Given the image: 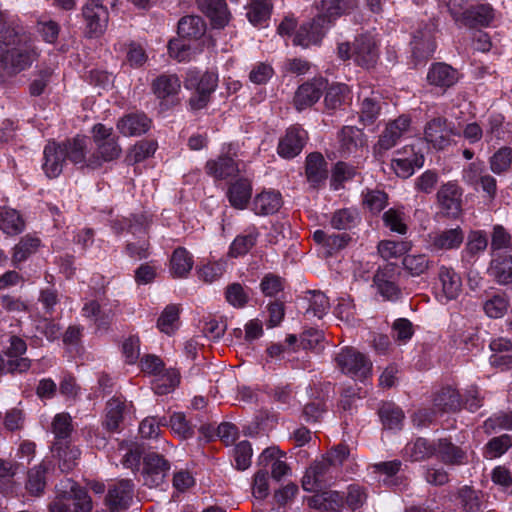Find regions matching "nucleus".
<instances>
[{"instance_id":"1","label":"nucleus","mask_w":512,"mask_h":512,"mask_svg":"<svg viewBox=\"0 0 512 512\" xmlns=\"http://www.w3.org/2000/svg\"><path fill=\"white\" fill-rule=\"evenodd\" d=\"M0 80L5 74H15L31 66L38 54L30 38L17 19H6L0 11Z\"/></svg>"},{"instance_id":"2","label":"nucleus","mask_w":512,"mask_h":512,"mask_svg":"<svg viewBox=\"0 0 512 512\" xmlns=\"http://www.w3.org/2000/svg\"><path fill=\"white\" fill-rule=\"evenodd\" d=\"M357 2H321L318 15L311 22L302 24L293 39L294 45L307 48L322 41L329 25L338 17L350 14Z\"/></svg>"},{"instance_id":"3","label":"nucleus","mask_w":512,"mask_h":512,"mask_svg":"<svg viewBox=\"0 0 512 512\" xmlns=\"http://www.w3.org/2000/svg\"><path fill=\"white\" fill-rule=\"evenodd\" d=\"M49 508L51 512H91L92 500L84 488L65 479L57 486V496Z\"/></svg>"},{"instance_id":"4","label":"nucleus","mask_w":512,"mask_h":512,"mask_svg":"<svg viewBox=\"0 0 512 512\" xmlns=\"http://www.w3.org/2000/svg\"><path fill=\"white\" fill-rule=\"evenodd\" d=\"M335 367L345 376L366 383L372 377L373 363L368 355L358 349L345 346L334 356Z\"/></svg>"},{"instance_id":"5","label":"nucleus","mask_w":512,"mask_h":512,"mask_svg":"<svg viewBox=\"0 0 512 512\" xmlns=\"http://www.w3.org/2000/svg\"><path fill=\"white\" fill-rule=\"evenodd\" d=\"M337 50L342 60L353 59L358 66L366 69L374 67L379 58L377 41L369 33L357 36L352 45L349 42L338 44Z\"/></svg>"},{"instance_id":"6","label":"nucleus","mask_w":512,"mask_h":512,"mask_svg":"<svg viewBox=\"0 0 512 512\" xmlns=\"http://www.w3.org/2000/svg\"><path fill=\"white\" fill-rule=\"evenodd\" d=\"M218 75L214 72L201 73L197 70H189L184 79V87L194 90L189 99V105L193 110H200L210 102L212 93L216 90Z\"/></svg>"},{"instance_id":"7","label":"nucleus","mask_w":512,"mask_h":512,"mask_svg":"<svg viewBox=\"0 0 512 512\" xmlns=\"http://www.w3.org/2000/svg\"><path fill=\"white\" fill-rule=\"evenodd\" d=\"M241 155L238 143L223 145L221 154L216 159H210L206 162V173L217 180L236 176L240 171L241 164L237 158Z\"/></svg>"},{"instance_id":"8","label":"nucleus","mask_w":512,"mask_h":512,"mask_svg":"<svg viewBox=\"0 0 512 512\" xmlns=\"http://www.w3.org/2000/svg\"><path fill=\"white\" fill-rule=\"evenodd\" d=\"M447 7L459 26L470 28L488 26L494 18L493 8L488 3L464 8L461 2H447Z\"/></svg>"},{"instance_id":"9","label":"nucleus","mask_w":512,"mask_h":512,"mask_svg":"<svg viewBox=\"0 0 512 512\" xmlns=\"http://www.w3.org/2000/svg\"><path fill=\"white\" fill-rule=\"evenodd\" d=\"M410 126L411 118L407 115H400L388 122L374 146L375 154L382 155V153L396 146L400 139L408 133Z\"/></svg>"},{"instance_id":"10","label":"nucleus","mask_w":512,"mask_h":512,"mask_svg":"<svg viewBox=\"0 0 512 512\" xmlns=\"http://www.w3.org/2000/svg\"><path fill=\"white\" fill-rule=\"evenodd\" d=\"M170 470V462L162 455L149 452L143 458L142 477L144 485L149 488L160 487Z\"/></svg>"},{"instance_id":"11","label":"nucleus","mask_w":512,"mask_h":512,"mask_svg":"<svg viewBox=\"0 0 512 512\" xmlns=\"http://www.w3.org/2000/svg\"><path fill=\"white\" fill-rule=\"evenodd\" d=\"M436 30L437 23L434 19H429L428 22L424 23L413 32L411 45L415 58L422 60L433 56L436 49L434 40Z\"/></svg>"},{"instance_id":"12","label":"nucleus","mask_w":512,"mask_h":512,"mask_svg":"<svg viewBox=\"0 0 512 512\" xmlns=\"http://www.w3.org/2000/svg\"><path fill=\"white\" fill-rule=\"evenodd\" d=\"M464 241V232L460 226L437 230L427 234L426 247L432 253L457 250Z\"/></svg>"},{"instance_id":"13","label":"nucleus","mask_w":512,"mask_h":512,"mask_svg":"<svg viewBox=\"0 0 512 512\" xmlns=\"http://www.w3.org/2000/svg\"><path fill=\"white\" fill-rule=\"evenodd\" d=\"M336 470L323 457L307 468L302 479V487L309 492H317L331 483Z\"/></svg>"},{"instance_id":"14","label":"nucleus","mask_w":512,"mask_h":512,"mask_svg":"<svg viewBox=\"0 0 512 512\" xmlns=\"http://www.w3.org/2000/svg\"><path fill=\"white\" fill-rule=\"evenodd\" d=\"M307 140V132L301 126L293 125L279 139L277 153L281 158L292 159L301 153Z\"/></svg>"},{"instance_id":"15","label":"nucleus","mask_w":512,"mask_h":512,"mask_svg":"<svg viewBox=\"0 0 512 512\" xmlns=\"http://www.w3.org/2000/svg\"><path fill=\"white\" fill-rule=\"evenodd\" d=\"M452 123L445 117H435L429 120L424 127V139L437 150H443L451 143L453 135Z\"/></svg>"},{"instance_id":"16","label":"nucleus","mask_w":512,"mask_h":512,"mask_svg":"<svg viewBox=\"0 0 512 512\" xmlns=\"http://www.w3.org/2000/svg\"><path fill=\"white\" fill-rule=\"evenodd\" d=\"M82 15L86 23V32L89 37H99L106 30L109 13L107 7L101 2H86L82 8Z\"/></svg>"},{"instance_id":"17","label":"nucleus","mask_w":512,"mask_h":512,"mask_svg":"<svg viewBox=\"0 0 512 512\" xmlns=\"http://www.w3.org/2000/svg\"><path fill=\"white\" fill-rule=\"evenodd\" d=\"M151 89L162 104L175 105L178 103L181 81L176 74L163 73L153 80Z\"/></svg>"},{"instance_id":"18","label":"nucleus","mask_w":512,"mask_h":512,"mask_svg":"<svg viewBox=\"0 0 512 512\" xmlns=\"http://www.w3.org/2000/svg\"><path fill=\"white\" fill-rule=\"evenodd\" d=\"M489 246L488 233L482 229L470 230L460 256L465 265H473Z\"/></svg>"},{"instance_id":"19","label":"nucleus","mask_w":512,"mask_h":512,"mask_svg":"<svg viewBox=\"0 0 512 512\" xmlns=\"http://www.w3.org/2000/svg\"><path fill=\"white\" fill-rule=\"evenodd\" d=\"M134 494V484L131 480H120L108 489L105 503L111 512H119L130 506Z\"/></svg>"},{"instance_id":"20","label":"nucleus","mask_w":512,"mask_h":512,"mask_svg":"<svg viewBox=\"0 0 512 512\" xmlns=\"http://www.w3.org/2000/svg\"><path fill=\"white\" fill-rule=\"evenodd\" d=\"M435 456L447 466H461L468 463L467 451L447 438L436 440Z\"/></svg>"},{"instance_id":"21","label":"nucleus","mask_w":512,"mask_h":512,"mask_svg":"<svg viewBox=\"0 0 512 512\" xmlns=\"http://www.w3.org/2000/svg\"><path fill=\"white\" fill-rule=\"evenodd\" d=\"M459 80V73L452 66L438 62L431 65L427 73V81L431 86L442 91L454 86Z\"/></svg>"},{"instance_id":"22","label":"nucleus","mask_w":512,"mask_h":512,"mask_svg":"<svg viewBox=\"0 0 512 512\" xmlns=\"http://www.w3.org/2000/svg\"><path fill=\"white\" fill-rule=\"evenodd\" d=\"M64 148L52 141L44 147L42 169L45 175L50 178H57L63 170L65 163Z\"/></svg>"},{"instance_id":"23","label":"nucleus","mask_w":512,"mask_h":512,"mask_svg":"<svg viewBox=\"0 0 512 512\" xmlns=\"http://www.w3.org/2000/svg\"><path fill=\"white\" fill-rule=\"evenodd\" d=\"M439 282L441 284V301L448 302L456 299L462 290V280L460 275L452 268L442 265L438 272Z\"/></svg>"},{"instance_id":"24","label":"nucleus","mask_w":512,"mask_h":512,"mask_svg":"<svg viewBox=\"0 0 512 512\" xmlns=\"http://www.w3.org/2000/svg\"><path fill=\"white\" fill-rule=\"evenodd\" d=\"M462 189L456 182H447L437 192V199L447 214L456 215L461 211Z\"/></svg>"},{"instance_id":"25","label":"nucleus","mask_w":512,"mask_h":512,"mask_svg":"<svg viewBox=\"0 0 512 512\" xmlns=\"http://www.w3.org/2000/svg\"><path fill=\"white\" fill-rule=\"evenodd\" d=\"M151 126V120L144 113H130L117 122V129L124 136H139L146 133Z\"/></svg>"},{"instance_id":"26","label":"nucleus","mask_w":512,"mask_h":512,"mask_svg":"<svg viewBox=\"0 0 512 512\" xmlns=\"http://www.w3.org/2000/svg\"><path fill=\"white\" fill-rule=\"evenodd\" d=\"M487 273L498 284L512 283V255L508 253L492 255Z\"/></svg>"},{"instance_id":"27","label":"nucleus","mask_w":512,"mask_h":512,"mask_svg":"<svg viewBox=\"0 0 512 512\" xmlns=\"http://www.w3.org/2000/svg\"><path fill=\"white\" fill-rule=\"evenodd\" d=\"M307 504L316 510L339 512L345 505V499L338 491H317L313 496L307 498Z\"/></svg>"},{"instance_id":"28","label":"nucleus","mask_w":512,"mask_h":512,"mask_svg":"<svg viewBox=\"0 0 512 512\" xmlns=\"http://www.w3.org/2000/svg\"><path fill=\"white\" fill-rule=\"evenodd\" d=\"M339 153L341 157H348L357 153L364 146L363 132L353 126H345L339 133Z\"/></svg>"},{"instance_id":"29","label":"nucleus","mask_w":512,"mask_h":512,"mask_svg":"<svg viewBox=\"0 0 512 512\" xmlns=\"http://www.w3.org/2000/svg\"><path fill=\"white\" fill-rule=\"evenodd\" d=\"M252 206L257 215L274 214L282 206V195L276 190H264L255 196Z\"/></svg>"},{"instance_id":"30","label":"nucleus","mask_w":512,"mask_h":512,"mask_svg":"<svg viewBox=\"0 0 512 512\" xmlns=\"http://www.w3.org/2000/svg\"><path fill=\"white\" fill-rule=\"evenodd\" d=\"M259 231L256 226L247 227L241 234L237 235L229 247V256L237 258L246 255L257 243Z\"/></svg>"},{"instance_id":"31","label":"nucleus","mask_w":512,"mask_h":512,"mask_svg":"<svg viewBox=\"0 0 512 512\" xmlns=\"http://www.w3.org/2000/svg\"><path fill=\"white\" fill-rule=\"evenodd\" d=\"M306 177L313 187L323 183L328 175L327 162L321 153H310L306 158Z\"/></svg>"},{"instance_id":"32","label":"nucleus","mask_w":512,"mask_h":512,"mask_svg":"<svg viewBox=\"0 0 512 512\" xmlns=\"http://www.w3.org/2000/svg\"><path fill=\"white\" fill-rule=\"evenodd\" d=\"M378 292L387 300H397L401 291L394 279L393 269L385 268L377 270L373 278Z\"/></svg>"},{"instance_id":"33","label":"nucleus","mask_w":512,"mask_h":512,"mask_svg":"<svg viewBox=\"0 0 512 512\" xmlns=\"http://www.w3.org/2000/svg\"><path fill=\"white\" fill-rule=\"evenodd\" d=\"M252 195L251 182L246 178H239L230 184L227 198L230 205L236 209H244Z\"/></svg>"},{"instance_id":"34","label":"nucleus","mask_w":512,"mask_h":512,"mask_svg":"<svg viewBox=\"0 0 512 512\" xmlns=\"http://www.w3.org/2000/svg\"><path fill=\"white\" fill-rule=\"evenodd\" d=\"M199 9L210 19L213 28H224L231 17L226 2H200Z\"/></svg>"},{"instance_id":"35","label":"nucleus","mask_w":512,"mask_h":512,"mask_svg":"<svg viewBox=\"0 0 512 512\" xmlns=\"http://www.w3.org/2000/svg\"><path fill=\"white\" fill-rule=\"evenodd\" d=\"M194 265L193 256L184 247L176 248L170 258V272L174 278H185Z\"/></svg>"},{"instance_id":"36","label":"nucleus","mask_w":512,"mask_h":512,"mask_svg":"<svg viewBox=\"0 0 512 512\" xmlns=\"http://www.w3.org/2000/svg\"><path fill=\"white\" fill-rule=\"evenodd\" d=\"M456 499L464 512H480L484 505V494L468 485L458 489Z\"/></svg>"},{"instance_id":"37","label":"nucleus","mask_w":512,"mask_h":512,"mask_svg":"<svg viewBox=\"0 0 512 512\" xmlns=\"http://www.w3.org/2000/svg\"><path fill=\"white\" fill-rule=\"evenodd\" d=\"M433 406L437 413L455 412L461 407L460 395L454 388L444 387L435 394Z\"/></svg>"},{"instance_id":"38","label":"nucleus","mask_w":512,"mask_h":512,"mask_svg":"<svg viewBox=\"0 0 512 512\" xmlns=\"http://www.w3.org/2000/svg\"><path fill=\"white\" fill-rule=\"evenodd\" d=\"M361 222L357 208L348 207L335 210L330 217V225L336 230H351Z\"/></svg>"},{"instance_id":"39","label":"nucleus","mask_w":512,"mask_h":512,"mask_svg":"<svg viewBox=\"0 0 512 512\" xmlns=\"http://www.w3.org/2000/svg\"><path fill=\"white\" fill-rule=\"evenodd\" d=\"M206 28V23L200 16H184L178 22V34L182 38L200 39L206 33Z\"/></svg>"},{"instance_id":"40","label":"nucleus","mask_w":512,"mask_h":512,"mask_svg":"<svg viewBox=\"0 0 512 512\" xmlns=\"http://www.w3.org/2000/svg\"><path fill=\"white\" fill-rule=\"evenodd\" d=\"M180 379V372L177 369H163L155 376L152 388L156 394L166 395L175 390L180 383Z\"/></svg>"},{"instance_id":"41","label":"nucleus","mask_w":512,"mask_h":512,"mask_svg":"<svg viewBox=\"0 0 512 512\" xmlns=\"http://www.w3.org/2000/svg\"><path fill=\"white\" fill-rule=\"evenodd\" d=\"M40 247V239L26 235L14 246L12 254V264L19 268L20 264L26 261L32 254L36 253Z\"/></svg>"},{"instance_id":"42","label":"nucleus","mask_w":512,"mask_h":512,"mask_svg":"<svg viewBox=\"0 0 512 512\" xmlns=\"http://www.w3.org/2000/svg\"><path fill=\"white\" fill-rule=\"evenodd\" d=\"M322 96V90L314 83H304L296 91L294 104L297 110H304L315 104Z\"/></svg>"},{"instance_id":"43","label":"nucleus","mask_w":512,"mask_h":512,"mask_svg":"<svg viewBox=\"0 0 512 512\" xmlns=\"http://www.w3.org/2000/svg\"><path fill=\"white\" fill-rule=\"evenodd\" d=\"M512 251V236L507 229L500 224L492 228L490 256L505 254Z\"/></svg>"},{"instance_id":"44","label":"nucleus","mask_w":512,"mask_h":512,"mask_svg":"<svg viewBox=\"0 0 512 512\" xmlns=\"http://www.w3.org/2000/svg\"><path fill=\"white\" fill-rule=\"evenodd\" d=\"M47 471L48 467L44 463L28 471L25 488L30 495L38 497L43 494L46 487Z\"/></svg>"},{"instance_id":"45","label":"nucleus","mask_w":512,"mask_h":512,"mask_svg":"<svg viewBox=\"0 0 512 512\" xmlns=\"http://www.w3.org/2000/svg\"><path fill=\"white\" fill-rule=\"evenodd\" d=\"M488 163L492 173L499 176L507 174L512 167V149L500 147L489 157Z\"/></svg>"},{"instance_id":"46","label":"nucleus","mask_w":512,"mask_h":512,"mask_svg":"<svg viewBox=\"0 0 512 512\" xmlns=\"http://www.w3.org/2000/svg\"><path fill=\"white\" fill-rule=\"evenodd\" d=\"M436 441L430 442L425 438H418L405 446V455L411 461H422L435 456Z\"/></svg>"},{"instance_id":"47","label":"nucleus","mask_w":512,"mask_h":512,"mask_svg":"<svg viewBox=\"0 0 512 512\" xmlns=\"http://www.w3.org/2000/svg\"><path fill=\"white\" fill-rule=\"evenodd\" d=\"M64 149V156L72 163L82 166L86 158V139L84 137H75L60 144Z\"/></svg>"},{"instance_id":"48","label":"nucleus","mask_w":512,"mask_h":512,"mask_svg":"<svg viewBox=\"0 0 512 512\" xmlns=\"http://www.w3.org/2000/svg\"><path fill=\"white\" fill-rule=\"evenodd\" d=\"M0 229L7 235H16L24 229V221L16 210L1 208Z\"/></svg>"},{"instance_id":"49","label":"nucleus","mask_w":512,"mask_h":512,"mask_svg":"<svg viewBox=\"0 0 512 512\" xmlns=\"http://www.w3.org/2000/svg\"><path fill=\"white\" fill-rule=\"evenodd\" d=\"M125 408V402L119 398H112L108 401L105 419V427L107 430L116 432L120 429V425L123 422Z\"/></svg>"},{"instance_id":"50","label":"nucleus","mask_w":512,"mask_h":512,"mask_svg":"<svg viewBox=\"0 0 512 512\" xmlns=\"http://www.w3.org/2000/svg\"><path fill=\"white\" fill-rule=\"evenodd\" d=\"M382 221L386 228L391 232L405 235L408 231L405 213L399 208H390L382 215Z\"/></svg>"},{"instance_id":"51","label":"nucleus","mask_w":512,"mask_h":512,"mask_svg":"<svg viewBox=\"0 0 512 512\" xmlns=\"http://www.w3.org/2000/svg\"><path fill=\"white\" fill-rule=\"evenodd\" d=\"M351 100L350 89L345 84L331 85L325 94V105L329 109H337Z\"/></svg>"},{"instance_id":"52","label":"nucleus","mask_w":512,"mask_h":512,"mask_svg":"<svg viewBox=\"0 0 512 512\" xmlns=\"http://www.w3.org/2000/svg\"><path fill=\"white\" fill-rule=\"evenodd\" d=\"M379 416L387 429H400L404 419L403 411L392 403L383 404L379 409Z\"/></svg>"},{"instance_id":"53","label":"nucleus","mask_w":512,"mask_h":512,"mask_svg":"<svg viewBox=\"0 0 512 512\" xmlns=\"http://www.w3.org/2000/svg\"><path fill=\"white\" fill-rule=\"evenodd\" d=\"M179 312V307L175 304L166 306L157 321L161 332L172 335L178 329Z\"/></svg>"},{"instance_id":"54","label":"nucleus","mask_w":512,"mask_h":512,"mask_svg":"<svg viewBox=\"0 0 512 512\" xmlns=\"http://www.w3.org/2000/svg\"><path fill=\"white\" fill-rule=\"evenodd\" d=\"M509 307V298L505 293H498L487 299L483 304L485 314L493 319L502 318Z\"/></svg>"},{"instance_id":"55","label":"nucleus","mask_w":512,"mask_h":512,"mask_svg":"<svg viewBox=\"0 0 512 512\" xmlns=\"http://www.w3.org/2000/svg\"><path fill=\"white\" fill-rule=\"evenodd\" d=\"M403 267L411 276H420L426 273L432 261L425 254H407L403 258Z\"/></svg>"},{"instance_id":"56","label":"nucleus","mask_w":512,"mask_h":512,"mask_svg":"<svg viewBox=\"0 0 512 512\" xmlns=\"http://www.w3.org/2000/svg\"><path fill=\"white\" fill-rule=\"evenodd\" d=\"M424 161V157H416L413 160H409L394 156L391 160V168L398 177L406 179L413 175L416 168H421L424 165Z\"/></svg>"},{"instance_id":"57","label":"nucleus","mask_w":512,"mask_h":512,"mask_svg":"<svg viewBox=\"0 0 512 512\" xmlns=\"http://www.w3.org/2000/svg\"><path fill=\"white\" fill-rule=\"evenodd\" d=\"M380 101L379 96L374 92L371 93L370 96L365 97L362 100L361 108H360V121L364 125L372 124L378 117L380 113Z\"/></svg>"},{"instance_id":"58","label":"nucleus","mask_w":512,"mask_h":512,"mask_svg":"<svg viewBox=\"0 0 512 512\" xmlns=\"http://www.w3.org/2000/svg\"><path fill=\"white\" fill-rule=\"evenodd\" d=\"M270 2H250L247 7V18L254 26H265L271 15Z\"/></svg>"},{"instance_id":"59","label":"nucleus","mask_w":512,"mask_h":512,"mask_svg":"<svg viewBox=\"0 0 512 512\" xmlns=\"http://www.w3.org/2000/svg\"><path fill=\"white\" fill-rule=\"evenodd\" d=\"M362 198L363 205L373 214L380 213L388 204V195L381 190L366 189Z\"/></svg>"},{"instance_id":"60","label":"nucleus","mask_w":512,"mask_h":512,"mask_svg":"<svg viewBox=\"0 0 512 512\" xmlns=\"http://www.w3.org/2000/svg\"><path fill=\"white\" fill-rule=\"evenodd\" d=\"M411 249L409 241L384 240L378 245V252L384 259L398 258Z\"/></svg>"},{"instance_id":"61","label":"nucleus","mask_w":512,"mask_h":512,"mask_svg":"<svg viewBox=\"0 0 512 512\" xmlns=\"http://www.w3.org/2000/svg\"><path fill=\"white\" fill-rule=\"evenodd\" d=\"M168 425L171 427V430L181 439H189L194 435L195 426L186 419L184 413H173L168 420Z\"/></svg>"},{"instance_id":"62","label":"nucleus","mask_w":512,"mask_h":512,"mask_svg":"<svg viewBox=\"0 0 512 512\" xmlns=\"http://www.w3.org/2000/svg\"><path fill=\"white\" fill-rule=\"evenodd\" d=\"M72 431L73 425L71 416L65 412L56 414L52 421V432L57 442L69 439Z\"/></svg>"},{"instance_id":"63","label":"nucleus","mask_w":512,"mask_h":512,"mask_svg":"<svg viewBox=\"0 0 512 512\" xmlns=\"http://www.w3.org/2000/svg\"><path fill=\"white\" fill-rule=\"evenodd\" d=\"M512 446V436L503 434L488 441L484 448V456L494 459L503 455Z\"/></svg>"},{"instance_id":"64","label":"nucleus","mask_w":512,"mask_h":512,"mask_svg":"<svg viewBox=\"0 0 512 512\" xmlns=\"http://www.w3.org/2000/svg\"><path fill=\"white\" fill-rule=\"evenodd\" d=\"M487 170L483 161H474L467 164L462 170V181L478 190V181L486 174Z\"/></svg>"}]
</instances>
